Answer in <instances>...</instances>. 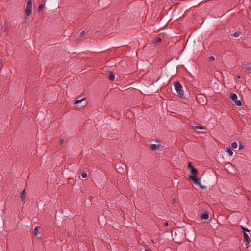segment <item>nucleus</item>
I'll return each instance as SVG.
<instances>
[{"label":"nucleus","instance_id":"f257e3e1","mask_svg":"<svg viewBox=\"0 0 251 251\" xmlns=\"http://www.w3.org/2000/svg\"><path fill=\"white\" fill-rule=\"evenodd\" d=\"M32 0H29L26 3V5L24 13V22L27 23L30 21L28 17L32 14Z\"/></svg>","mask_w":251,"mask_h":251},{"label":"nucleus","instance_id":"f03ea898","mask_svg":"<svg viewBox=\"0 0 251 251\" xmlns=\"http://www.w3.org/2000/svg\"><path fill=\"white\" fill-rule=\"evenodd\" d=\"M174 85L178 96L182 98L184 96V92L182 90V87L179 81H175Z\"/></svg>","mask_w":251,"mask_h":251},{"label":"nucleus","instance_id":"7ed1b4c3","mask_svg":"<svg viewBox=\"0 0 251 251\" xmlns=\"http://www.w3.org/2000/svg\"><path fill=\"white\" fill-rule=\"evenodd\" d=\"M230 98L235 103L236 106H240L241 105V101L237 100V96L236 94L233 93H231L230 94Z\"/></svg>","mask_w":251,"mask_h":251},{"label":"nucleus","instance_id":"20e7f679","mask_svg":"<svg viewBox=\"0 0 251 251\" xmlns=\"http://www.w3.org/2000/svg\"><path fill=\"white\" fill-rule=\"evenodd\" d=\"M196 99L198 103L201 105H204L205 102L204 99H206L204 96L202 95H199L197 96Z\"/></svg>","mask_w":251,"mask_h":251},{"label":"nucleus","instance_id":"39448f33","mask_svg":"<svg viewBox=\"0 0 251 251\" xmlns=\"http://www.w3.org/2000/svg\"><path fill=\"white\" fill-rule=\"evenodd\" d=\"M189 178L190 179L193 180L195 184L198 185H200V178H196L195 176L192 175H189Z\"/></svg>","mask_w":251,"mask_h":251},{"label":"nucleus","instance_id":"423d86ee","mask_svg":"<svg viewBox=\"0 0 251 251\" xmlns=\"http://www.w3.org/2000/svg\"><path fill=\"white\" fill-rule=\"evenodd\" d=\"M115 168L117 172L120 173H122L124 172V167L120 164H117L115 165Z\"/></svg>","mask_w":251,"mask_h":251},{"label":"nucleus","instance_id":"0eeeda50","mask_svg":"<svg viewBox=\"0 0 251 251\" xmlns=\"http://www.w3.org/2000/svg\"><path fill=\"white\" fill-rule=\"evenodd\" d=\"M26 198V192L25 188L24 189L20 194V199L21 201H24Z\"/></svg>","mask_w":251,"mask_h":251},{"label":"nucleus","instance_id":"6e6552de","mask_svg":"<svg viewBox=\"0 0 251 251\" xmlns=\"http://www.w3.org/2000/svg\"><path fill=\"white\" fill-rule=\"evenodd\" d=\"M107 76L109 79L111 81H113L115 79V74L112 71H109L107 74Z\"/></svg>","mask_w":251,"mask_h":251},{"label":"nucleus","instance_id":"1a4fd4ad","mask_svg":"<svg viewBox=\"0 0 251 251\" xmlns=\"http://www.w3.org/2000/svg\"><path fill=\"white\" fill-rule=\"evenodd\" d=\"M209 218V214L207 211H205L201 216V219L207 220Z\"/></svg>","mask_w":251,"mask_h":251},{"label":"nucleus","instance_id":"9d476101","mask_svg":"<svg viewBox=\"0 0 251 251\" xmlns=\"http://www.w3.org/2000/svg\"><path fill=\"white\" fill-rule=\"evenodd\" d=\"M161 146V145L158 144H151L150 146V148L153 150L155 151L156 150L159 149Z\"/></svg>","mask_w":251,"mask_h":251},{"label":"nucleus","instance_id":"9b49d317","mask_svg":"<svg viewBox=\"0 0 251 251\" xmlns=\"http://www.w3.org/2000/svg\"><path fill=\"white\" fill-rule=\"evenodd\" d=\"M244 239L245 241V244L247 245L250 243V240L248 235L246 233L244 234Z\"/></svg>","mask_w":251,"mask_h":251},{"label":"nucleus","instance_id":"f8f14e48","mask_svg":"<svg viewBox=\"0 0 251 251\" xmlns=\"http://www.w3.org/2000/svg\"><path fill=\"white\" fill-rule=\"evenodd\" d=\"M190 172L193 175V176H194L196 175H197V174L198 173V171H197V169L195 168V167L192 168V169H190Z\"/></svg>","mask_w":251,"mask_h":251},{"label":"nucleus","instance_id":"ddd939ff","mask_svg":"<svg viewBox=\"0 0 251 251\" xmlns=\"http://www.w3.org/2000/svg\"><path fill=\"white\" fill-rule=\"evenodd\" d=\"M40 228V227L39 226H36L34 228V235L35 236H37L39 234V229Z\"/></svg>","mask_w":251,"mask_h":251},{"label":"nucleus","instance_id":"4468645a","mask_svg":"<svg viewBox=\"0 0 251 251\" xmlns=\"http://www.w3.org/2000/svg\"><path fill=\"white\" fill-rule=\"evenodd\" d=\"M240 35V32L239 31L235 32L231 34V36L234 37H238Z\"/></svg>","mask_w":251,"mask_h":251},{"label":"nucleus","instance_id":"2eb2a0df","mask_svg":"<svg viewBox=\"0 0 251 251\" xmlns=\"http://www.w3.org/2000/svg\"><path fill=\"white\" fill-rule=\"evenodd\" d=\"M226 151L230 156H232L233 155V152L230 149L226 148Z\"/></svg>","mask_w":251,"mask_h":251},{"label":"nucleus","instance_id":"dca6fc26","mask_svg":"<svg viewBox=\"0 0 251 251\" xmlns=\"http://www.w3.org/2000/svg\"><path fill=\"white\" fill-rule=\"evenodd\" d=\"M231 145V147L233 149H236L237 148V143L236 142H232Z\"/></svg>","mask_w":251,"mask_h":251},{"label":"nucleus","instance_id":"f3484780","mask_svg":"<svg viewBox=\"0 0 251 251\" xmlns=\"http://www.w3.org/2000/svg\"><path fill=\"white\" fill-rule=\"evenodd\" d=\"M194 128V129H203L205 127L203 126H195Z\"/></svg>","mask_w":251,"mask_h":251},{"label":"nucleus","instance_id":"a211bd4d","mask_svg":"<svg viewBox=\"0 0 251 251\" xmlns=\"http://www.w3.org/2000/svg\"><path fill=\"white\" fill-rule=\"evenodd\" d=\"M85 99V98H83L81 100H76L75 103H74V104H77L78 103H80L81 101H82L83 100H84Z\"/></svg>","mask_w":251,"mask_h":251},{"label":"nucleus","instance_id":"6ab92c4d","mask_svg":"<svg viewBox=\"0 0 251 251\" xmlns=\"http://www.w3.org/2000/svg\"><path fill=\"white\" fill-rule=\"evenodd\" d=\"M44 6V4H40V5L38 6V11L39 12L41 11L42 10V9L43 8Z\"/></svg>","mask_w":251,"mask_h":251},{"label":"nucleus","instance_id":"aec40b11","mask_svg":"<svg viewBox=\"0 0 251 251\" xmlns=\"http://www.w3.org/2000/svg\"><path fill=\"white\" fill-rule=\"evenodd\" d=\"M241 228L244 232V233H246V232H249V230L247 228H246L245 227H243L242 226H241Z\"/></svg>","mask_w":251,"mask_h":251},{"label":"nucleus","instance_id":"412c9836","mask_svg":"<svg viewBox=\"0 0 251 251\" xmlns=\"http://www.w3.org/2000/svg\"><path fill=\"white\" fill-rule=\"evenodd\" d=\"M246 70L249 73H251V64L249 65L246 68Z\"/></svg>","mask_w":251,"mask_h":251},{"label":"nucleus","instance_id":"4be33fe9","mask_svg":"<svg viewBox=\"0 0 251 251\" xmlns=\"http://www.w3.org/2000/svg\"><path fill=\"white\" fill-rule=\"evenodd\" d=\"M155 41H156V43H160V42H161L162 39H161V38L160 37H157L155 39Z\"/></svg>","mask_w":251,"mask_h":251},{"label":"nucleus","instance_id":"5701e85b","mask_svg":"<svg viewBox=\"0 0 251 251\" xmlns=\"http://www.w3.org/2000/svg\"><path fill=\"white\" fill-rule=\"evenodd\" d=\"M82 177L85 178L87 177V174L86 173H83L81 175Z\"/></svg>","mask_w":251,"mask_h":251},{"label":"nucleus","instance_id":"b1692460","mask_svg":"<svg viewBox=\"0 0 251 251\" xmlns=\"http://www.w3.org/2000/svg\"><path fill=\"white\" fill-rule=\"evenodd\" d=\"M188 168L190 169H191L192 168H194V167H193L192 164H191V163H188Z\"/></svg>","mask_w":251,"mask_h":251},{"label":"nucleus","instance_id":"393cba45","mask_svg":"<svg viewBox=\"0 0 251 251\" xmlns=\"http://www.w3.org/2000/svg\"><path fill=\"white\" fill-rule=\"evenodd\" d=\"M85 35V31H82L81 33H80V36L81 37H82L84 36Z\"/></svg>","mask_w":251,"mask_h":251},{"label":"nucleus","instance_id":"a878e982","mask_svg":"<svg viewBox=\"0 0 251 251\" xmlns=\"http://www.w3.org/2000/svg\"><path fill=\"white\" fill-rule=\"evenodd\" d=\"M209 59L210 61H214L215 60V57L213 56L210 57Z\"/></svg>","mask_w":251,"mask_h":251},{"label":"nucleus","instance_id":"bb28decb","mask_svg":"<svg viewBox=\"0 0 251 251\" xmlns=\"http://www.w3.org/2000/svg\"><path fill=\"white\" fill-rule=\"evenodd\" d=\"M168 225V222H167V221L165 222V223H164V226H167Z\"/></svg>","mask_w":251,"mask_h":251},{"label":"nucleus","instance_id":"cd10ccee","mask_svg":"<svg viewBox=\"0 0 251 251\" xmlns=\"http://www.w3.org/2000/svg\"><path fill=\"white\" fill-rule=\"evenodd\" d=\"M201 189H204L205 188V186H202L201 183H200V185H199Z\"/></svg>","mask_w":251,"mask_h":251},{"label":"nucleus","instance_id":"c85d7f7f","mask_svg":"<svg viewBox=\"0 0 251 251\" xmlns=\"http://www.w3.org/2000/svg\"><path fill=\"white\" fill-rule=\"evenodd\" d=\"M63 142H64V140L63 139L61 140L60 141V144L61 145V144H63Z\"/></svg>","mask_w":251,"mask_h":251},{"label":"nucleus","instance_id":"c756f323","mask_svg":"<svg viewBox=\"0 0 251 251\" xmlns=\"http://www.w3.org/2000/svg\"><path fill=\"white\" fill-rule=\"evenodd\" d=\"M146 251H150V250L149 249H146L145 250Z\"/></svg>","mask_w":251,"mask_h":251},{"label":"nucleus","instance_id":"7c9ffc66","mask_svg":"<svg viewBox=\"0 0 251 251\" xmlns=\"http://www.w3.org/2000/svg\"><path fill=\"white\" fill-rule=\"evenodd\" d=\"M242 147L241 146H239V149H241Z\"/></svg>","mask_w":251,"mask_h":251},{"label":"nucleus","instance_id":"2f4dec72","mask_svg":"<svg viewBox=\"0 0 251 251\" xmlns=\"http://www.w3.org/2000/svg\"><path fill=\"white\" fill-rule=\"evenodd\" d=\"M238 77V78H239H239H240V76H238V77Z\"/></svg>","mask_w":251,"mask_h":251}]
</instances>
